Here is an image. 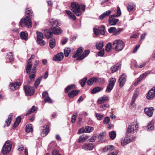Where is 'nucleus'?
I'll use <instances>...</instances> for the list:
<instances>
[{"instance_id":"c9c22d12","label":"nucleus","mask_w":155,"mask_h":155,"mask_svg":"<svg viewBox=\"0 0 155 155\" xmlns=\"http://www.w3.org/2000/svg\"><path fill=\"white\" fill-rule=\"evenodd\" d=\"M56 45L55 40L54 39L50 40L49 41V46L51 48H54Z\"/></svg>"},{"instance_id":"412c9836","label":"nucleus","mask_w":155,"mask_h":155,"mask_svg":"<svg viewBox=\"0 0 155 155\" xmlns=\"http://www.w3.org/2000/svg\"><path fill=\"white\" fill-rule=\"evenodd\" d=\"M90 52L89 50H86L80 56L78 57L77 58V60H81L86 57L88 54Z\"/></svg>"},{"instance_id":"338daca9","label":"nucleus","mask_w":155,"mask_h":155,"mask_svg":"<svg viewBox=\"0 0 155 155\" xmlns=\"http://www.w3.org/2000/svg\"><path fill=\"white\" fill-rule=\"evenodd\" d=\"M109 106L108 104H104L100 106V107L102 108L104 110H105L107 109Z\"/></svg>"},{"instance_id":"ea45409f","label":"nucleus","mask_w":155,"mask_h":155,"mask_svg":"<svg viewBox=\"0 0 155 155\" xmlns=\"http://www.w3.org/2000/svg\"><path fill=\"white\" fill-rule=\"evenodd\" d=\"M93 130V127L89 126H86L85 128V132L90 133Z\"/></svg>"},{"instance_id":"473e14b6","label":"nucleus","mask_w":155,"mask_h":155,"mask_svg":"<svg viewBox=\"0 0 155 155\" xmlns=\"http://www.w3.org/2000/svg\"><path fill=\"white\" fill-rule=\"evenodd\" d=\"M45 35L46 38H49L52 37V33L49 30H46L45 31Z\"/></svg>"},{"instance_id":"393cba45","label":"nucleus","mask_w":155,"mask_h":155,"mask_svg":"<svg viewBox=\"0 0 155 155\" xmlns=\"http://www.w3.org/2000/svg\"><path fill=\"white\" fill-rule=\"evenodd\" d=\"M51 30L52 33L55 35L60 34L62 32V30L59 28H53V29H51Z\"/></svg>"},{"instance_id":"37998d69","label":"nucleus","mask_w":155,"mask_h":155,"mask_svg":"<svg viewBox=\"0 0 155 155\" xmlns=\"http://www.w3.org/2000/svg\"><path fill=\"white\" fill-rule=\"evenodd\" d=\"M37 40L43 39V34L39 31H37L36 32Z\"/></svg>"},{"instance_id":"20e7f679","label":"nucleus","mask_w":155,"mask_h":155,"mask_svg":"<svg viewBox=\"0 0 155 155\" xmlns=\"http://www.w3.org/2000/svg\"><path fill=\"white\" fill-rule=\"evenodd\" d=\"M132 134L127 133V135L124 140H121V142L122 146H125L130 142L133 141L135 139V136Z\"/></svg>"},{"instance_id":"3c124183","label":"nucleus","mask_w":155,"mask_h":155,"mask_svg":"<svg viewBox=\"0 0 155 155\" xmlns=\"http://www.w3.org/2000/svg\"><path fill=\"white\" fill-rule=\"evenodd\" d=\"M95 115L97 119L99 120H101L104 116L103 114L97 113H96Z\"/></svg>"},{"instance_id":"9b49d317","label":"nucleus","mask_w":155,"mask_h":155,"mask_svg":"<svg viewBox=\"0 0 155 155\" xmlns=\"http://www.w3.org/2000/svg\"><path fill=\"white\" fill-rule=\"evenodd\" d=\"M24 88L26 95H31L33 94L34 90L32 87L28 85L25 86Z\"/></svg>"},{"instance_id":"a211bd4d","label":"nucleus","mask_w":155,"mask_h":155,"mask_svg":"<svg viewBox=\"0 0 155 155\" xmlns=\"http://www.w3.org/2000/svg\"><path fill=\"white\" fill-rule=\"evenodd\" d=\"M64 13L68 15V18L71 19L75 20L76 18L75 16L70 11L66 10L64 11Z\"/></svg>"},{"instance_id":"2eb2a0df","label":"nucleus","mask_w":155,"mask_h":155,"mask_svg":"<svg viewBox=\"0 0 155 155\" xmlns=\"http://www.w3.org/2000/svg\"><path fill=\"white\" fill-rule=\"evenodd\" d=\"M42 97L44 98V101L45 102H48L49 103H52V100L49 96L47 92L45 91L43 93Z\"/></svg>"},{"instance_id":"49530a36","label":"nucleus","mask_w":155,"mask_h":155,"mask_svg":"<svg viewBox=\"0 0 155 155\" xmlns=\"http://www.w3.org/2000/svg\"><path fill=\"white\" fill-rule=\"evenodd\" d=\"M112 46L111 44L110 43H108L106 46V51L107 52H109Z\"/></svg>"},{"instance_id":"6ab92c4d","label":"nucleus","mask_w":155,"mask_h":155,"mask_svg":"<svg viewBox=\"0 0 155 155\" xmlns=\"http://www.w3.org/2000/svg\"><path fill=\"white\" fill-rule=\"evenodd\" d=\"M84 50V48L82 47H80L78 48L76 52L72 56L74 58H76L80 55Z\"/></svg>"},{"instance_id":"f704fd0d","label":"nucleus","mask_w":155,"mask_h":155,"mask_svg":"<svg viewBox=\"0 0 155 155\" xmlns=\"http://www.w3.org/2000/svg\"><path fill=\"white\" fill-rule=\"evenodd\" d=\"M37 108L34 106H33L29 110L27 113H26V115H28L31 113L34 112L35 111H36Z\"/></svg>"},{"instance_id":"4d7b16f0","label":"nucleus","mask_w":155,"mask_h":155,"mask_svg":"<svg viewBox=\"0 0 155 155\" xmlns=\"http://www.w3.org/2000/svg\"><path fill=\"white\" fill-rule=\"evenodd\" d=\"M86 81V78H84L83 79L80 81V83L82 87H83L84 86L85 84Z\"/></svg>"},{"instance_id":"052dcab7","label":"nucleus","mask_w":155,"mask_h":155,"mask_svg":"<svg viewBox=\"0 0 155 155\" xmlns=\"http://www.w3.org/2000/svg\"><path fill=\"white\" fill-rule=\"evenodd\" d=\"M110 119L109 117H106L104 120L103 123L104 124H107L110 122Z\"/></svg>"},{"instance_id":"603ef678","label":"nucleus","mask_w":155,"mask_h":155,"mask_svg":"<svg viewBox=\"0 0 155 155\" xmlns=\"http://www.w3.org/2000/svg\"><path fill=\"white\" fill-rule=\"evenodd\" d=\"M41 80V78L40 77L37 79L35 83V86L37 87L40 84V82Z\"/></svg>"},{"instance_id":"bb28decb","label":"nucleus","mask_w":155,"mask_h":155,"mask_svg":"<svg viewBox=\"0 0 155 155\" xmlns=\"http://www.w3.org/2000/svg\"><path fill=\"white\" fill-rule=\"evenodd\" d=\"M21 39L24 40H27L28 39V34L26 31H22L20 33Z\"/></svg>"},{"instance_id":"72a5a7b5","label":"nucleus","mask_w":155,"mask_h":155,"mask_svg":"<svg viewBox=\"0 0 155 155\" xmlns=\"http://www.w3.org/2000/svg\"><path fill=\"white\" fill-rule=\"evenodd\" d=\"M21 120V118L20 117H18L16 119V121L14 123L13 128H14L17 127L20 123Z\"/></svg>"},{"instance_id":"bf43d9fd","label":"nucleus","mask_w":155,"mask_h":155,"mask_svg":"<svg viewBox=\"0 0 155 155\" xmlns=\"http://www.w3.org/2000/svg\"><path fill=\"white\" fill-rule=\"evenodd\" d=\"M97 83H98L100 84H102L104 82V80L103 78H100L98 79L97 78Z\"/></svg>"},{"instance_id":"58836bf2","label":"nucleus","mask_w":155,"mask_h":155,"mask_svg":"<svg viewBox=\"0 0 155 155\" xmlns=\"http://www.w3.org/2000/svg\"><path fill=\"white\" fill-rule=\"evenodd\" d=\"M110 137L112 140H114L116 137V133L114 131H112L109 133Z\"/></svg>"},{"instance_id":"a878e982","label":"nucleus","mask_w":155,"mask_h":155,"mask_svg":"<svg viewBox=\"0 0 155 155\" xmlns=\"http://www.w3.org/2000/svg\"><path fill=\"white\" fill-rule=\"evenodd\" d=\"M114 149V147L111 145L107 146L104 147L103 150L104 152H107L110 151Z\"/></svg>"},{"instance_id":"4c0bfd02","label":"nucleus","mask_w":155,"mask_h":155,"mask_svg":"<svg viewBox=\"0 0 155 155\" xmlns=\"http://www.w3.org/2000/svg\"><path fill=\"white\" fill-rule=\"evenodd\" d=\"M102 89L101 87H97L93 89L91 91L92 94H95L97 92L100 91Z\"/></svg>"},{"instance_id":"f03ea898","label":"nucleus","mask_w":155,"mask_h":155,"mask_svg":"<svg viewBox=\"0 0 155 155\" xmlns=\"http://www.w3.org/2000/svg\"><path fill=\"white\" fill-rule=\"evenodd\" d=\"M71 10L77 16H79L81 14V9L84 12L85 11V6L84 5H80L77 3L72 2L71 4Z\"/></svg>"},{"instance_id":"5701e85b","label":"nucleus","mask_w":155,"mask_h":155,"mask_svg":"<svg viewBox=\"0 0 155 155\" xmlns=\"http://www.w3.org/2000/svg\"><path fill=\"white\" fill-rule=\"evenodd\" d=\"M20 85V82H15L13 84H10V89L11 90L14 91L18 89Z\"/></svg>"},{"instance_id":"dca6fc26","label":"nucleus","mask_w":155,"mask_h":155,"mask_svg":"<svg viewBox=\"0 0 155 155\" xmlns=\"http://www.w3.org/2000/svg\"><path fill=\"white\" fill-rule=\"evenodd\" d=\"M154 108L153 107L146 108L144 109L145 113L149 117H151L153 114Z\"/></svg>"},{"instance_id":"0e129e2a","label":"nucleus","mask_w":155,"mask_h":155,"mask_svg":"<svg viewBox=\"0 0 155 155\" xmlns=\"http://www.w3.org/2000/svg\"><path fill=\"white\" fill-rule=\"evenodd\" d=\"M150 60L152 61H154L155 60V50L153 51Z\"/></svg>"},{"instance_id":"aec40b11","label":"nucleus","mask_w":155,"mask_h":155,"mask_svg":"<svg viewBox=\"0 0 155 155\" xmlns=\"http://www.w3.org/2000/svg\"><path fill=\"white\" fill-rule=\"evenodd\" d=\"M50 23L54 28L60 26V23L59 21L55 19H51L50 21Z\"/></svg>"},{"instance_id":"6e6552de","label":"nucleus","mask_w":155,"mask_h":155,"mask_svg":"<svg viewBox=\"0 0 155 155\" xmlns=\"http://www.w3.org/2000/svg\"><path fill=\"white\" fill-rule=\"evenodd\" d=\"M155 97V87H153L147 94L146 98L150 100L153 99Z\"/></svg>"},{"instance_id":"8fccbe9b","label":"nucleus","mask_w":155,"mask_h":155,"mask_svg":"<svg viewBox=\"0 0 155 155\" xmlns=\"http://www.w3.org/2000/svg\"><path fill=\"white\" fill-rule=\"evenodd\" d=\"M135 7V5L133 4H130L128 5L127 7L128 10L129 12L131 11Z\"/></svg>"},{"instance_id":"09e8293b","label":"nucleus","mask_w":155,"mask_h":155,"mask_svg":"<svg viewBox=\"0 0 155 155\" xmlns=\"http://www.w3.org/2000/svg\"><path fill=\"white\" fill-rule=\"evenodd\" d=\"M25 13L26 14L30 16H33V12L31 10L30 8H26L25 11Z\"/></svg>"},{"instance_id":"0eeeda50","label":"nucleus","mask_w":155,"mask_h":155,"mask_svg":"<svg viewBox=\"0 0 155 155\" xmlns=\"http://www.w3.org/2000/svg\"><path fill=\"white\" fill-rule=\"evenodd\" d=\"M139 127V125L137 123H133L128 126L127 130V133L134 134L136 133Z\"/></svg>"},{"instance_id":"2f4dec72","label":"nucleus","mask_w":155,"mask_h":155,"mask_svg":"<svg viewBox=\"0 0 155 155\" xmlns=\"http://www.w3.org/2000/svg\"><path fill=\"white\" fill-rule=\"evenodd\" d=\"M88 137L86 135H82L79 138L78 142L79 143L83 142L85 141Z\"/></svg>"},{"instance_id":"ddd939ff","label":"nucleus","mask_w":155,"mask_h":155,"mask_svg":"<svg viewBox=\"0 0 155 155\" xmlns=\"http://www.w3.org/2000/svg\"><path fill=\"white\" fill-rule=\"evenodd\" d=\"M116 17V15H112L110 16L109 18V23L110 25H115L117 22L118 21V19L114 18Z\"/></svg>"},{"instance_id":"de8ad7c7","label":"nucleus","mask_w":155,"mask_h":155,"mask_svg":"<svg viewBox=\"0 0 155 155\" xmlns=\"http://www.w3.org/2000/svg\"><path fill=\"white\" fill-rule=\"evenodd\" d=\"M71 49L70 48H65L64 50V54L65 56L67 57H68L69 55V54L71 52Z\"/></svg>"},{"instance_id":"79ce46f5","label":"nucleus","mask_w":155,"mask_h":155,"mask_svg":"<svg viewBox=\"0 0 155 155\" xmlns=\"http://www.w3.org/2000/svg\"><path fill=\"white\" fill-rule=\"evenodd\" d=\"M119 68V64H116L115 65L113 66L111 68V70L112 73L116 72L118 69Z\"/></svg>"},{"instance_id":"7c9ffc66","label":"nucleus","mask_w":155,"mask_h":155,"mask_svg":"<svg viewBox=\"0 0 155 155\" xmlns=\"http://www.w3.org/2000/svg\"><path fill=\"white\" fill-rule=\"evenodd\" d=\"M104 43L103 41H101L97 42L96 43V47L97 49L100 50L103 47Z\"/></svg>"},{"instance_id":"f3484780","label":"nucleus","mask_w":155,"mask_h":155,"mask_svg":"<svg viewBox=\"0 0 155 155\" xmlns=\"http://www.w3.org/2000/svg\"><path fill=\"white\" fill-rule=\"evenodd\" d=\"M64 58L63 53L60 52L55 55L53 58V60L55 61H61Z\"/></svg>"},{"instance_id":"c03bdc74","label":"nucleus","mask_w":155,"mask_h":155,"mask_svg":"<svg viewBox=\"0 0 155 155\" xmlns=\"http://www.w3.org/2000/svg\"><path fill=\"white\" fill-rule=\"evenodd\" d=\"M37 43L41 46L45 45V42L43 40V39L37 40Z\"/></svg>"},{"instance_id":"13d9d810","label":"nucleus","mask_w":155,"mask_h":155,"mask_svg":"<svg viewBox=\"0 0 155 155\" xmlns=\"http://www.w3.org/2000/svg\"><path fill=\"white\" fill-rule=\"evenodd\" d=\"M116 28L114 27H111L108 29V32L110 33H114Z\"/></svg>"},{"instance_id":"e433bc0d","label":"nucleus","mask_w":155,"mask_h":155,"mask_svg":"<svg viewBox=\"0 0 155 155\" xmlns=\"http://www.w3.org/2000/svg\"><path fill=\"white\" fill-rule=\"evenodd\" d=\"M147 128V130L149 131L153 130L154 126L153 123L152 122H150L148 125Z\"/></svg>"},{"instance_id":"a18cd8bd","label":"nucleus","mask_w":155,"mask_h":155,"mask_svg":"<svg viewBox=\"0 0 155 155\" xmlns=\"http://www.w3.org/2000/svg\"><path fill=\"white\" fill-rule=\"evenodd\" d=\"M123 30L122 28H118L117 29L115 28V31L114 33L113 34V35H119Z\"/></svg>"},{"instance_id":"cd10ccee","label":"nucleus","mask_w":155,"mask_h":155,"mask_svg":"<svg viewBox=\"0 0 155 155\" xmlns=\"http://www.w3.org/2000/svg\"><path fill=\"white\" fill-rule=\"evenodd\" d=\"M138 93L136 91L134 92V95L132 97L131 101L130 104L131 106H133L134 104L135 100L138 95Z\"/></svg>"},{"instance_id":"f257e3e1","label":"nucleus","mask_w":155,"mask_h":155,"mask_svg":"<svg viewBox=\"0 0 155 155\" xmlns=\"http://www.w3.org/2000/svg\"><path fill=\"white\" fill-rule=\"evenodd\" d=\"M39 61H36L34 64V66L31 71V68L32 66V63L29 61L27 64L26 71L27 74H29V78L31 81H33L35 77V73L36 72V67L38 65Z\"/></svg>"},{"instance_id":"774afa93","label":"nucleus","mask_w":155,"mask_h":155,"mask_svg":"<svg viewBox=\"0 0 155 155\" xmlns=\"http://www.w3.org/2000/svg\"><path fill=\"white\" fill-rule=\"evenodd\" d=\"M77 114H73V116L72 117L71 122L72 123H74L75 122L76 120V117Z\"/></svg>"},{"instance_id":"69168bd1","label":"nucleus","mask_w":155,"mask_h":155,"mask_svg":"<svg viewBox=\"0 0 155 155\" xmlns=\"http://www.w3.org/2000/svg\"><path fill=\"white\" fill-rule=\"evenodd\" d=\"M146 63L147 62H145L143 63H142L140 65L137 66L135 65V66L137 68H142L145 66Z\"/></svg>"},{"instance_id":"4468645a","label":"nucleus","mask_w":155,"mask_h":155,"mask_svg":"<svg viewBox=\"0 0 155 155\" xmlns=\"http://www.w3.org/2000/svg\"><path fill=\"white\" fill-rule=\"evenodd\" d=\"M126 76L124 73H123L120 77L119 83L120 87H122L124 85L126 81Z\"/></svg>"},{"instance_id":"39448f33","label":"nucleus","mask_w":155,"mask_h":155,"mask_svg":"<svg viewBox=\"0 0 155 155\" xmlns=\"http://www.w3.org/2000/svg\"><path fill=\"white\" fill-rule=\"evenodd\" d=\"M19 25L21 27L26 26L28 28H30L32 26V22L29 17L27 16L25 18L21 20Z\"/></svg>"},{"instance_id":"b1692460","label":"nucleus","mask_w":155,"mask_h":155,"mask_svg":"<svg viewBox=\"0 0 155 155\" xmlns=\"http://www.w3.org/2000/svg\"><path fill=\"white\" fill-rule=\"evenodd\" d=\"M43 131L41 133V135L43 137L45 136L49 132L48 127L47 125L43 127Z\"/></svg>"},{"instance_id":"9d476101","label":"nucleus","mask_w":155,"mask_h":155,"mask_svg":"<svg viewBox=\"0 0 155 155\" xmlns=\"http://www.w3.org/2000/svg\"><path fill=\"white\" fill-rule=\"evenodd\" d=\"M105 27L104 25L101 26V28L97 29L96 28H94V34L96 35H103L105 33Z\"/></svg>"},{"instance_id":"4be33fe9","label":"nucleus","mask_w":155,"mask_h":155,"mask_svg":"<svg viewBox=\"0 0 155 155\" xmlns=\"http://www.w3.org/2000/svg\"><path fill=\"white\" fill-rule=\"evenodd\" d=\"M109 99L108 96L104 95L98 99L97 102L99 104H101L108 101Z\"/></svg>"},{"instance_id":"e2e57ef3","label":"nucleus","mask_w":155,"mask_h":155,"mask_svg":"<svg viewBox=\"0 0 155 155\" xmlns=\"http://www.w3.org/2000/svg\"><path fill=\"white\" fill-rule=\"evenodd\" d=\"M104 50L102 49L98 53V54L99 56L102 57L103 56L104 54Z\"/></svg>"},{"instance_id":"f8f14e48","label":"nucleus","mask_w":155,"mask_h":155,"mask_svg":"<svg viewBox=\"0 0 155 155\" xmlns=\"http://www.w3.org/2000/svg\"><path fill=\"white\" fill-rule=\"evenodd\" d=\"M94 144L93 143H85L82 146V149L87 151L92 150L94 147Z\"/></svg>"},{"instance_id":"6e6d98bb","label":"nucleus","mask_w":155,"mask_h":155,"mask_svg":"<svg viewBox=\"0 0 155 155\" xmlns=\"http://www.w3.org/2000/svg\"><path fill=\"white\" fill-rule=\"evenodd\" d=\"M12 120V115H9L8 116V120L6 121V123L8 126L10 124Z\"/></svg>"},{"instance_id":"a19ab883","label":"nucleus","mask_w":155,"mask_h":155,"mask_svg":"<svg viewBox=\"0 0 155 155\" xmlns=\"http://www.w3.org/2000/svg\"><path fill=\"white\" fill-rule=\"evenodd\" d=\"M33 130L31 124H28L26 126V131L27 132H30Z\"/></svg>"},{"instance_id":"5fc2aeb1","label":"nucleus","mask_w":155,"mask_h":155,"mask_svg":"<svg viewBox=\"0 0 155 155\" xmlns=\"http://www.w3.org/2000/svg\"><path fill=\"white\" fill-rule=\"evenodd\" d=\"M74 86V85L73 84H72L70 85H69L67 86L65 88V93H67L72 88H73Z\"/></svg>"},{"instance_id":"1a4fd4ad","label":"nucleus","mask_w":155,"mask_h":155,"mask_svg":"<svg viewBox=\"0 0 155 155\" xmlns=\"http://www.w3.org/2000/svg\"><path fill=\"white\" fill-rule=\"evenodd\" d=\"M116 80L115 78H110V82L107 86L106 91L107 92H109L112 90L115 83L116 82Z\"/></svg>"},{"instance_id":"680f3d73","label":"nucleus","mask_w":155,"mask_h":155,"mask_svg":"<svg viewBox=\"0 0 155 155\" xmlns=\"http://www.w3.org/2000/svg\"><path fill=\"white\" fill-rule=\"evenodd\" d=\"M121 13L120 8L119 6H118L117 7V15H116V17H118L120 16L121 15Z\"/></svg>"},{"instance_id":"7ed1b4c3","label":"nucleus","mask_w":155,"mask_h":155,"mask_svg":"<svg viewBox=\"0 0 155 155\" xmlns=\"http://www.w3.org/2000/svg\"><path fill=\"white\" fill-rule=\"evenodd\" d=\"M124 45V43L121 40L118 39L114 41L112 48L115 51H120L123 49Z\"/></svg>"},{"instance_id":"c85d7f7f","label":"nucleus","mask_w":155,"mask_h":155,"mask_svg":"<svg viewBox=\"0 0 155 155\" xmlns=\"http://www.w3.org/2000/svg\"><path fill=\"white\" fill-rule=\"evenodd\" d=\"M97 77H93L90 78L87 81V84L88 85H91L94 83H97Z\"/></svg>"},{"instance_id":"c756f323","label":"nucleus","mask_w":155,"mask_h":155,"mask_svg":"<svg viewBox=\"0 0 155 155\" xmlns=\"http://www.w3.org/2000/svg\"><path fill=\"white\" fill-rule=\"evenodd\" d=\"M78 93V91L77 90H73L70 92L68 94V96L70 97H73L77 95Z\"/></svg>"},{"instance_id":"864d4df0","label":"nucleus","mask_w":155,"mask_h":155,"mask_svg":"<svg viewBox=\"0 0 155 155\" xmlns=\"http://www.w3.org/2000/svg\"><path fill=\"white\" fill-rule=\"evenodd\" d=\"M149 73L148 72H146L145 73L141 74L138 78L141 80L143 78L147 76L149 74Z\"/></svg>"},{"instance_id":"423d86ee","label":"nucleus","mask_w":155,"mask_h":155,"mask_svg":"<svg viewBox=\"0 0 155 155\" xmlns=\"http://www.w3.org/2000/svg\"><path fill=\"white\" fill-rule=\"evenodd\" d=\"M12 147V142L9 141L6 142L2 149V152L4 155H6L10 151Z\"/></svg>"}]
</instances>
